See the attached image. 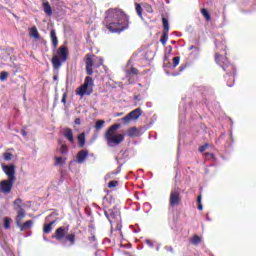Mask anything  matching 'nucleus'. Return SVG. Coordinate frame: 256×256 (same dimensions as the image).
Instances as JSON below:
<instances>
[{"instance_id": "nucleus-54", "label": "nucleus", "mask_w": 256, "mask_h": 256, "mask_svg": "<svg viewBox=\"0 0 256 256\" xmlns=\"http://www.w3.org/2000/svg\"><path fill=\"white\" fill-rule=\"evenodd\" d=\"M20 133L23 137H27V131L21 130Z\"/></svg>"}, {"instance_id": "nucleus-17", "label": "nucleus", "mask_w": 256, "mask_h": 256, "mask_svg": "<svg viewBox=\"0 0 256 256\" xmlns=\"http://www.w3.org/2000/svg\"><path fill=\"white\" fill-rule=\"evenodd\" d=\"M64 137L70 142L73 143L75 138L73 137V130L71 128L64 129Z\"/></svg>"}, {"instance_id": "nucleus-51", "label": "nucleus", "mask_w": 256, "mask_h": 256, "mask_svg": "<svg viewBox=\"0 0 256 256\" xmlns=\"http://www.w3.org/2000/svg\"><path fill=\"white\" fill-rule=\"evenodd\" d=\"M61 102L64 103V105H65V103H67V94L66 93L63 94Z\"/></svg>"}, {"instance_id": "nucleus-32", "label": "nucleus", "mask_w": 256, "mask_h": 256, "mask_svg": "<svg viewBox=\"0 0 256 256\" xmlns=\"http://www.w3.org/2000/svg\"><path fill=\"white\" fill-rule=\"evenodd\" d=\"M105 125V120H98L95 124L96 131H100V129H103V126Z\"/></svg>"}, {"instance_id": "nucleus-52", "label": "nucleus", "mask_w": 256, "mask_h": 256, "mask_svg": "<svg viewBox=\"0 0 256 256\" xmlns=\"http://www.w3.org/2000/svg\"><path fill=\"white\" fill-rule=\"evenodd\" d=\"M164 249H165V251L173 253V247H171V246H165Z\"/></svg>"}, {"instance_id": "nucleus-19", "label": "nucleus", "mask_w": 256, "mask_h": 256, "mask_svg": "<svg viewBox=\"0 0 256 256\" xmlns=\"http://www.w3.org/2000/svg\"><path fill=\"white\" fill-rule=\"evenodd\" d=\"M55 223H57V219L45 224L43 229L44 233H50L51 231H53V225H55Z\"/></svg>"}, {"instance_id": "nucleus-8", "label": "nucleus", "mask_w": 256, "mask_h": 256, "mask_svg": "<svg viewBox=\"0 0 256 256\" xmlns=\"http://www.w3.org/2000/svg\"><path fill=\"white\" fill-rule=\"evenodd\" d=\"M67 233H69V225L59 227L55 231V235L52 236V239H57V241H61V239H65V235H67Z\"/></svg>"}, {"instance_id": "nucleus-5", "label": "nucleus", "mask_w": 256, "mask_h": 256, "mask_svg": "<svg viewBox=\"0 0 256 256\" xmlns=\"http://www.w3.org/2000/svg\"><path fill=\"white\" fill-rule=\"evenodd\" d=\"M105 217L108 219L110 225L113 226V223L116 221V231H121V225H119V221H121V213L117 210L104 211Z\"/></svg>"}, {"instance_id": "nucleus-25", "label": "nucleus", "mask_w": 256, "mask_h": 256, "mask_svg": "<svg viewBox=\"0 0 256 256\" xmlns=\"http://www.w3.org/2000/svg\"><path fill=\"white\" fill-rule=\"evenodd\" d=\"M84 85L86 87H89L90 89H93V85H95L94 81H93V78L91 76H87L85 78Z\"/></svg>"}, {"instance_id": "nucleus-13", "label": "nucleus", "mask_w": 256, "mask_h": 256, "mask_svg": "<svg viewBox=\"0 0 256 256\" xmlns=\"http://www.w3.org/2000/svg\"><path fill=\"white\" fill-rule=\"evenodd\" d=\"M128 115L130 119H132V121H135L139 119L141 115H143V111L141 110V108H136L133 111H131Z\"/></svg>"}, {"instance_id": "nucleus-2", "label": "nucleus", "mask_w": 256, "mask_h": 256, "mask_svg": "<svg viewBox=\"0 0 256 256\" xmlns=\"http://www.w3.org/2000/svg\"><path fill=\"white\" fill-rule=\"evenodd\" d=\"M215 61L217 65H220L222 67L223 71L226 72L227 77H230L232 81L230 83L229 80H227V86L233 87L235 82V73H236L235 66L229 63V60L227 59V57H224L223 55L216 54Z\"/></svg>"}, {"instance_id": "nucleus-44", "label": "nucleus", "mask_w": 256, "mask_h": 256, "mask_svg": "<svg viewBox=\"0 0 256 256\" xmlns=\"http://www.w3.org/2000/svg\"><path fill=\"white\" fill-rule=\"evenodd\" d=\"M179 121H180V124H181V125H183V123H185V110L180 113V115H179Z\"/></svg>"}, {"instance_id": "nucleus-43", "label": "nucleus", "mask_w": 256, "mask_h": 256, "mask_svg": "<svg viewBox=\"0 0 256 256\" xmlns=\"http://www.w3.org/2000/svg\"><path fill=\"white\" fill-rule=\"evenodd\" d=\"M172 52H173V47L172 46L166 47V54H165V58H164L165 61H167V54L171 55Z\"/></svg>"}, {"instance_id": "nucleus-60", "label": "nucleus", "mask_w": 256, "mask_h": 256, "mask_svg": "<svg viewBox=\"0 0 256 256\" xmlns=\"http://www.w3.org/2000/svg\"><path fill=\"white\" fill-rule=\"evenodd\" d=\"M183 71H185V66L181 65L180 66V73L183 72Z\"/></svg>"}, {"instance_id": "nucleus-14", "label": "nucleus", "mask_w": 256, "mask_h": 256, "mask_svg": "<svg viewBox=\"0 0 256 256\" xmlns=\"http://www.w3.org/2000/svg\"><path fill=\"white\" fill-rule=\"evenodd\" d=\"M50 38L52 41L53 49H57V46L59 45V39L57 38V32L55 31V29H52L50 31Z\"/></svg>"}, {"instance_id": "nucleus-22", "label": "nucleus", "mask_w": 256, "mask_h": 256, "mask_svg": "<svg viewBox=\"0 0 256 256\" xmlns=\"http://www.w3.org/2000/svg\"><path fill=\"white\" fill-rule=\"evenodd\" d=\"M78 147H80V149L85 147V132L78 135Z\"/></svg>"}, {"instance_id": "nucleus-48", "label": "nucleus", "mask_w": 256, "mask_h": 256, "mask_svg": "<svg viewBox=\"0 0 256 256\" xmlns=\"http://www.w3.org/2000/svg\"><path fill=\"white\" fill-rule=\"evenodd\" d=\"M123 123L127 124L129 123V121H132L131 117L128 115H126L125 117L122 118Z\"/></svg>"}, {"instance_id": "nucleus-59", "label": "nucleus", "mask_w": 256, "mask_h": 256, "mask_svg": "<svg viewBox=\"0 0 256 256\" xmlns=\"http://www.w3.org/2000/svg\"><path fill=\"white\" fill-rule=\"evenodd\" d=\"M93 207H95V209L101 210V207L99 205L95 204V203L93 204Z\"/></svg>"}, {"instance_id": "nucleus-23", "label": "nucleus", "mask_w": 256, "mask_h": 256, "mask_svg": "<svg viewBox=\"0 0 256 256\" xmlns=\"http://www.w3.org/2000/svg\"><path fill=\"white\" fill-rule=\"evenodd\" d=\"M57 151L60 155H67L69 153V147L65 144H61Z\"/></svg>"}, {"instance_id": "nucleus-50", "label": "nucleus", "mask_w": 256, "mask_h": 256, "mask_svg": "<svg viewBox=\"0 0 256 256\" xmlns=\"http://www.w3.org/2000/svg\"><path fill=\"white\" fill-rule=\"evenodd\" d=\"M130 73H131L132 75H138L139 70H137V68H135V67H132V68L130 69Z\"/></svg>"}, {"instance_id": "nucleus-16", "label": "nucleus", "mask_w": 256, "mask_h": 256, "mask_svg": "<svg viewBox=\"0 0 256 256\" xmlns=\"http://www.w3.org/2000/svg\"><path fill=\"white\" fill-rule=\"evenodd\" d=\"M33 220H28L25 223L21 224L18 226L20 228V231H29L33 227Z\"/></svg>"}, {"instance_id": "nucleus-10", "label": "nucleus", "mask_w": 256, "mask_h": 256, "mask_svg": "<svg viewBox=\"0 0 256 256\" xmlns=\"http://www.w3.org/2000/svg\"><path fill=\"white\" fill-rule=\"evenodd\" d=\"M91 93H93V88L84 84L76 89V95H79V97H85V95H91Z\"/></svg>"}, {"instance_id": "nucleus-3", "label": "nucleus", "mask_w": 256, "mask_h": 256, "mask_svg": "<svg viewBox=\"0 0 256 256\" xmlns=\"http://www.w3.org/2000/svg\"><path fill=\"white\" fill-rule=\"evenodd\" d=\"M117 129H121V124H114L106 131L104 137L108 147H117V145H120L125 141V136H123V134L115 133Z\"/></svg>"}, {"instance_id": "nucleus-24", "label": "nucleus", "mask_w": 256, "mask_h": 256, "mask_svg": "<svg viewBox=\"0 0 256 256\" xmlns=\"http://www.w3.org/2000/svg\"><path fill=\"white\" fill-rule=\"evenodd\" d=\"M66 161H67V158L55 157V165H56V167H61V166L65 165Z\"/></svg>"}, {"instance_id": "nucleus-4", "label": "nucleus", "mask_w": 256, "mask_h": 256, "mask_svg": "<svg viewBox=\"0 0 256 256\" xmlns=\"http://www.w3.org/2000/svg\"><path fill=\"white\" fill-rule=\"evenodd\" d=\"M67 57H69V49L65 45L60 46L56 51V55L52 57L53 69H61L63 63L67 61Z\"/></svg>"}, {"instance_id": "nucleus-33", "label": "nucleus", "mask_w": 256, "mask_h": 256, "mask_svg": "<svg viewBox=\"0 0 256 256\" xmlns=\"http://www.w3.org/2000/svg\"><path fill=\"white\" fill-rule=\"evenodd\" d=\"M168 39H169V32H163V35L160 39V42L162 43V45H165Z\"/></svg>"}, {"instance_id": "nucleus-41", "label": "nucleus", "mask_w": 256, "mask_h": 256, "mask_svg": "<svg viewBox=\"0 0 256 256\" xmlns=\"http://www.w3.org/2000/svg\"><path fill=\"white\" fill-rule=\"evenodd\" d=\"M119 173H121V166H119L116 171H114V172H112V173H108V174L106 175V179L109 178V177H111V175H119Z\"/></svg>"}, {"instance_id": "nucleus-12", "label": "nucleus", "mask_w": 256, "mask_h": 256, "mask_svg": "<svg viewBox=\"0 0 256 256\" xmlns=\"http://www.w3.org/2000/svg\"><path fill=\"white\" fill-rule=\"evenodd\" d=\"M87 157H89V151L80 150L76 156V163H79V165H83V163H85V161L87 160Z\"/></svg>"}, {"instance_id": "nucleus-36", "label": "nucleus", "mask_w": 256, "mask_h": 256, "mask_svg": "<svg viewBox=\"0 0 256 256\" xmlns=\"http://www.w3.org/2000/svg\"><path fill=\"white\" fill-rule=\"evenodd\" d=\"M4 161H11L13 159V154L11 152H5L3 154Z\"/></svg>"}, {"instance_id": "nucleus-28", "label": "nucleus", "mask_w": 256, "mask_h": 256, "mask_svg": "<svg viewBox=\"0 0 256 256\" xmlns=\"http://www.w3.org/2000/svg\"><path fill=\"white\" fill-rule=\"evenodd\" d=\"M201 237H199V235H194L191 239H190V243L192 245H199L201 243Z\"/></svg>"}, {"instance_id": "nucleus-37", "label": "nucleus", "mask_w": 256, "mask_h": 256, "mask_svg": "<svg viewBox=\"0 0 256 256\" xmlns=\"http://www.w3.org/2000/svg\"><path fill=\"white\" fill-rule=\"evenodd\" d=\"M4 227H5V229L11 228V219L9 217L4 218Z\"/></svg>"}, {"instance_id": "nucleus-21", "label": "nucleus", "mask_w": 256, "mask_h": 256, "mask_svg": "<svg viewBox=\"0 0 256 256\" xmlns=\"http://www.w3.org/2000/svg\"><path fill=\"white\" fill-rule=\"evenodd\" d=\"M189 50L192 51L191 55L194 57V59H197L199 57V53H201V50L197 46L192 45L190 46Z\"/></svg>"}, {"instance_id": "nucleus-42", "label": "nucleus", "mask_w": 256, "mask_h": 256, "mask_svg": "<svg viewBox=\"0 0 256 256\" xmlns=\"http://www.w3.org/2000/svg\"><path fill=\"white\" fill-rule=\"evenodd\" d=\"M145 243L146 245H148V247H150V249H153L155 247V242H153V240L151 239H146Z\"/></svg>"}, {"instance_id": "nucleus-1", "label": "nucleus", "mask_w": 256, "mask_h": 256, "mask_svg": "<svg viewBox=\"0 0 256 256\" xmlns=\"http://www.w3.org/2000/svg\"><path fill=\"white\" fill-rule=\"evenodd\" d=\"M104 23L111 33H122L129 29V16L121 9L111 8L106 12Z\"/></svg>"}, {"instance_id": "nucleus-62", "label": "nucleus", "mask_w": 256, "mask_h": 256, "mask_svg": "<svg viewBox=\"0 0 256 256\" xmlns=\"http://www.w3.org/2000/svg\"><path fill=\"white\" fill-rule=\"evenodd\" d=\"M132 63V60L130 59L128 62H127V66L129 67V65H131Z\"/></svg>"}, {"instance_id": "nucleus-45", "label": "nucleus", "mask_w": 256, "mask_h": 256, "mask_svg": "<svg viewBox=\"0 0 256 256\" xmlns=\"http://www.w3.org/2000/svg\"><path fill=\"white\" fill-rule=\"evenodd\" d=\"M214 43H215L217 49H222V51H226L227 46L217 43V40H215Z\"/></svg>"}, {"instance_id": "nucleus-31", "label": "nucleus", "mask_w": 256, "mask_h": 256, "mask_svg": "<svg viewBox=\"0 0 256 256\" xmlns=\"http://www.w3.org/2000/svg\"><path fill=\"white\" fill-rule=\"evenodd\" d=\"M201 13L203 17L206 19V21H211V14H209V11H207V9L202 8Z\"/></svg>"}, {"instance_id": "nucleus-20", "label": "nucleus", "mask_w": 256, "mask_h": 256, "mask_svg": "<svg viewBox=\"0 0 256 256\" xmlns=\"http://www.w3.org/2000/svg\"><path fill=\"white\" fill-rule=\"evenodd\" d=\"M43 8H44V13H46L48 17H51V15H53V9L51 8V4H49V2H44Z\"/></svg>"}, {"instance_id": "nucleus-40", "label": "nucleus", "mask_w": 256, "mask_h": 256, "mask_svg": "<svg viewBox=\"0 0 256 256\" xmlns=\"http://www.w3.org/2000/svg\"><path fill=\"white\" fill-rule=\"evenodd\" d=\"M21 203H23V200H21L20 198H18V199H16V200L14 201V206L17 207V209H23V208L21 207Z\"/></svg>"}, {"instance_id": "nucleus-7", "label": "nucleus", "mask_w": 256, "mask_h": 256, "mask_svg": "<svg viewBox=\"0 0 256 256\" xmlns=\"http://www.w3.org/2000/svg\"><path fill=\"white\" fill-rule=\"evenodd\" d=\"M15 182L11 180L0 181V199H3L4 195H9L13 189Z\"/></svg>"}, {"instance_id": "nucleus-34", "label": "nucleus", "mask_w": 256, "mask_h": 256, "mask_svg": "<svg viewBox=\"0 0 256 256\" xmlns=\"http://www.w3.org/2000/svg\"><path fill=\"white\" fill-rule=\"evenodd\" d=\"M66 241H69L71 245H75V234L66 235Z\"/></svg>"}, {"instance_id": "nucleus-18", "label": "nucleus", "mask_w": 256, "mask_h": 256, "mask_svg": "<svg viewBox=\"0 0 256 256\" xmlns=\"http://www.w3.org/2000/svg\"><path fill=\"white\" fill-rule=\"evenodd\" d=\"M24 217H25V210H23V208H20L18 210V215L16 217V225L17 226L21 225V221H23Z\"/></svg>"}, {"instance_id": "nucleus-49", "label": "nucleus", "mask_w": 256, "mask_h": 256, "mask_svg": "<svg viewBox=\"0 0 256 256\" xmlns=\"http://www.w3.org/2000/svg\"><path fill=\"white\" fill-rule=\"evenodd\" d=\"M57 215H59L57 212H52L50 215H48L46 217V221H49V219H51V217H57Z\"/></svg>"}, {"instance_id": "nucleus-26", "label": "nucleus", "mask_w": 256, "mask_h": 256, "mask_svg": "<svg viewBox=\"0 0 256 256\" xmlns=\"http://www.w3.org/2000/svg\"><path fill=\"white\" fill-rule=\"evenodd\" d=\"M30 37H34V39H39L40 38L39 31L37 30V27L33 26L30 29Z\"/></svg>"}, {"instance_id": "nucleus-35", "label": "nucleus", "mask_w": 256, "mask_h": 256, "mask_svg": "<svg viewBox=\"0 0 256 256\" xmlns=\"http://www.w3.org/2000/svg\"><path fill=\"white\" fill-rule=\"evenodd\" d=\"M103 63H104L103 57H97L95 59L94 67H101V65H103Z\"/></svg>"}, {"instance_id": "nucleus-64", "label": "nucleus", "mask_w": 256, "mask_h": 256, "mask_svg": "<svg viewBox=\"0 0 256 256\" xmlns=\"http://www.w3.org/2000/svg\"><path fill=\"white\" fill-rule=\"evenodd\" d=\"M206 221H211V218H209V216H207Z\"/></svg>"}, {"instance_id": "nucleus-30", "label": "nucleus", "mask_w": 256, "mask_h": 256, "mask_svg": "<svg viewBox=\"0 0 256 256\" xmlns=\"http://www.w3.org/2000/svg\"><path fill=\"white\" fill-rule=\"evenodd\" d=\"M135 7L137 15L143 20V7H141V4L139 3H135Z\"/></svg>"}, {"instance_id": "nucleus-58", "label": "nucleus", "mask_w": 256, "mask_h": 256, "mask_svg": "<svg viewBox=\"0 0 256 256\" xmlns=\"http://www.w3.org/2000/svg\"><path fill=\"white\" fill-rule=\"evenodd\" d=\"M160 249H161V244H157L156 245V251H160Z\"/></svg>"}, {"instance_id": "nucleus-61", "label": "nucleus", "mask_w": 256, "mask_h": 256, "mask_svg": "<svg viewBox=\"0 0 256 256\" xmlns=\"http://www.w3.org/2000/svg\"><path fill=\"white\" fill-rule=\"evenodd\" d=\"M54 81H57V79H59V77L57 75L53 76Z\"/></svg>"}, {"instance_id": "nucleus-29", "label": "nucleus", "mask_w": 256, "mask_h": 256, "mask_svg": "<svg viewBox=\"0 0 256 256\" xmlns=\"http://www.w3.org/2000/svg\"><path fill=\"white\" fill-rule=\"evenodd\" d=\"M129 137H137L139 135V130L136 127H132L128 130Z\"/></svg>"}, {"instance_id": "nucleus-6", "label": "nucleus", "mask_w": 256, "mask_h": 256, "mask_svg": "<svg viewBox=\"0 0 256 256\" xmlns=\"http://www.w3.org/2000/svg\"><path fill=\"white\" fill-rule=\"evenodd\" d=\"M181 203V191L179 188H173L170 192L169 207H177Z\"/></svg>"}, {"instance_id": "nucleus-15", "label": "nucleus", "mask_w": 256, "mask_h": 256, "mask_svg": "<svg viewBox=\"0 0 256 256\" xmlns=\"http://www.w3.org/2000/svg\"><path fill=\"white\" fill-rule=\"evenodd\" d=\"M93 59L90 57L86 58V73L87 75H93Z\"/></svg>"}, {"instance_id": "nucleus-53", "label": "nucleus", "mask_w": 256, "mask_h": 256, "mask_svg": "<svg viewBox=\"0 0 256 256\" xmlns=\"http://www.w3.org/2000/svg\"><path fill=\"white\" fill-rule=\"evenodd\" d=\"M203 197L201 195H198L197 197V203L198 204H201V201H202Z\"/></svg>"}, {"instance_id": "nucleus-11", "label": "nucleus", "mask_w": 256, "mask_h": 256, "mask_svg": "<svg viewBox=\"0 0 256 256\" xmlns=\"http://www.w3.org/2000/svg\"><path fill=\"white\" fill-rule=\"evenodd\" d=\"M91 93H93V88L84 84L76 89V95H79V97H85V95H91Z\"/></svg>"}, {"instance_id": "nucleus-9", "label": "nucleus", "mask_w": 256, "mask_h": 256, "mask_svg": "<svg viewBox=\"0 0 256 256\" xmlns=\"http://www.w3.org/2000/svg\"><path fill=\"white\" fill-rule=\"evenodd\" d=\"M3 171L8 177V181L15 182V165L3 166Z\"/></svg>"}, {"instance_id": "nucleus-63", "label": "nucleus", "mask_w": 256, "mask_h": 256, "mask_svg": "<svg viewBox=\"0 0 256 256\" xmlns=\"http://www.w3.org/2000/svg\"><path fill=\"white\" fill-rule=\"evenodd\" d=\"M220 139H225V134H221Z\"/></svg>"}, {"instance_id": "nucleus-39", "label": "nucleus", "mask_w": 256, "mask_h": 256, "mask_svg": "<svg viewBox=\"0 0 256 256\" xmlns=\"http://www.w3.org/2000/svg\"><path fill=\"white\" fill-rule=\"evenodd\" d=\"M7 77H9V73L5 71L0 73V81H7Z\"/></svg>"}, {"instance_id": "nucleus-27", "label": "nucleus", "mask_w": 256, "mask_h": 256, "mask_svg": "<svg viewBox=\"0 0 256 256\" xmlns=\"http://www.w3.org/2000/svg\"><path fill=\"white\" fill-rule=\"evenodd\" d=\"M162 25L164 33H169V19L165 18V16L162 17Z\"/></svg>"}, {"instance_id": "nucleus-47", "label": "nucleus", "mask_w": 256, "mask_h": 256, "mask_svg": "<svg viewBox=\"0 0 256 256\" xmlns=\"http://www.w3.org/2000/svg\"><path fill=\"white\" fill-rule=\"evenodd\" d=\"M207 147H209V144H208V143H206V144L200 146V147H199V152H200V153H203L204 151L207 150Z\"/></svg>"}, {"instance_id": "nucleus-56", "label": "nucleus", "mask_w": 256, "mask_h": 256, "mask_svg": "<svg viewBox=\"0 0 256 256\" xmlns=\"http://www.w3.org/2000/svg\"><path fill=\"white\" fill-rule=\"evenodd\" d=\"M75 123H76V125H81V119L76 118V119H75Z\"/></svg>"}, {"instance_id": "nucleus-55", "label": "nucleus", "mask_w": 256, "mask_h": 256, "mask_svg": "<svg viewBox=\"0 0 256 256\" xmlns=\"http://www.w3.org/2000/svg\"><path fill=\"white\" fill-rule=\"evenodd\" d=\"M135 101H143V97H141V96H135Z\"/></svg>"}, {"instance_id": "nucleus-46", "label": "nucleus", "mask_w": 256, "mask_h": 256, "mask_svg": "<svg viewBox=\"0 0 256 256\" xmlns=\"http://www.w3.org/2000/svg\"><path fill=\"white\" fill-rule=\"evenodd\" d=\"M118 183H119V182H117V181H115V180L110 181V182L108 183L109 189H113V187H117V184H118Z\"/></svg>"}, {"instance_id": "nucleus-38", "label": "nucleus", "mask_w": 256, "mask_h": 256, "mask_svg": "<svg viewBox=\"0 0 256 256\" xmlns=\"http://www.w3.org/2000/svg\"><path fill=\"white\" fill-rule=\"evenodd\" d=\"M180 61H181V57H179V56L174 57L172 68L175 69V67H177V65H179Z\"/></svg>"}, {"instance_id": "nucleus-57", "label": "nucleus", "mask_w": 256, "mask_h": 256, "mask_svg": "<svg viewBox=\"0 0 256 256\" xmlns=\"http://www.w3.org/2000/svg\"><path fill=\"white\" fill-rule=\"evenodd\" d=\"M198 209H199V211H203V204L202 203L198 204Z\"/></svg>"}]
</instances>
